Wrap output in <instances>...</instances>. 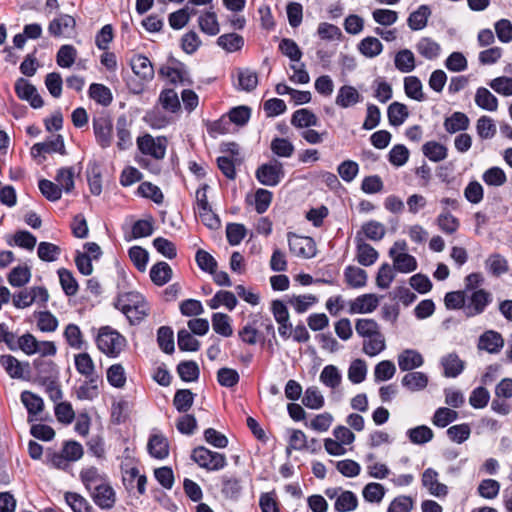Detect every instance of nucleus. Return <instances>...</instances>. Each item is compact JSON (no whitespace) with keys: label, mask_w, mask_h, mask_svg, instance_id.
Wrapping results in <instances>:
<instances>
[{"label":"nucleus","mask_w":512,"mask_h":512,"mask_svg":"<svg viewBox=\"0 0 512 512\" xmlns=\"http://www.w3.org/2000/svg\"><path fill=\"white\" fill-rule=\"evenodd\" d=\"M195 394L190 389H179L175 392L173 405L180 413H186L194 403Z\"/></svg>","instance_id":"ea45409f"},{"label":"nucleus","mask_w":512,"mask_h":512,"mask_svg":"<svg viewBox=\"0 0 512 512\" xmlns=\"http://www.w3.org/2000/svg\"><path fill=\"white\" fill-rule=\"evenodd\" d=\"M199 27L202 32L214 36L219 33V24L214 12H205L198 19Z\"/></svg>","instance_id":"338daca9"},{"label":"nucleus","mask_w":512,"mask_h":512,"mask_svg":"<svg viewBox=\"0 0 512 512\" xmlns=\"http://www.w3.org/2000/svg\"><path fill=\"white\" fill-rule=\"evenodd\" d=\"M33 366L37 372V382L40 385L59 379V370L52 360L36 358Z\"/></svg>","instance_id":"9d476101"},{"label":"nucleus","mask_w":512,"mask_h":512,"mask_svg":"<svg viewBox=\"0 0 512 512\" xmlns=\"http://www.w3.org/2000/svg\"><path fill=\"white\" fill-rule=\"evenodd\" d=\"M360 232L369 240L380 241L385 236L386 228L382 223L370 220L362 225Z\"/></svg>","instance_id":"4d7b16f0"},{"label":"nucleus","mask_w":512,"mask_h":512,"mask_svg":"<svg viewBox=\"0 0 512 512\" xmlns=\"http://www.w3.org/2000/svg\"><path fill=\"white\" fill-rule=\"evenodd\" d=\"M342 376L334 365H327L320 374V381L327 387L335 389L341 383Z\"/></svg>","instance_id":"69168bd1"},{"label":"nucleus","mask_w":512,"mask_h":512,"mask_svg":"<svg viewBox=\"0 0 512 512\" xmlns=\"http://www.w3.org/2000/svg\"><path fill=\"white\" fill-rule=\"evenodd\" d=\"M88 93L91 99L105 107L109 106L113 101L111 90L103 84L92 83Z\"/></svg>","instance_id":"c9c22d12"},{"label":"nucleus","mask_w":512,"mask_h":512,"mask_svg":"<svg viewBox=\"0 0 512 512\" xmlns=\"http://www.w3.org/2000/svg\"><path fill=\"white\" fill-rule=\"evenodd\" d=\"M242 480L235 475L221 476V494L225 499L237 501L242 494Z\"/></svg>","instance_id":"ddd939ff"},{"label":"nucleus","mask_w":512,"mask_h":512,"mask_svg":"<svg viewBox=\"0 0 512 512\" xmlns=\"http://www.w3.org/2000/svg\"><path fill=\"white\" fill-rule=\"evenodd\" d=\"M492 301L491 294L484 289H478L467 297L465 315L473 317L484 312L487 305Z\"/></svg>","instance_id":"1a4fd4ad"},{"label":"nucleus","mask_w":512,"mask_h":512,"mask_svg":"<svg viewBox=\"0 0 512 512\" xmlns=\"http://www.w3.org/2000/svg\"><path fill=\"white\" fill-rule=\"evenodd\" d=\"M217 44L228 52H235L243 47L244 39L237 33L223 34L218 37Z\"/></svg>","instance_id":"052dcab7"},{"label":"nucleus","mask_w":512,"mask_h":512,"mask_svg":"<svg viewBox=\"0 0 512 512\" xmlns=\"http://www.w3.org/2000/svg\"><path fill=\"white\" fill-rule=\"evenodd\" d=\"M485 264L487 271L496 277L508 271L507 260L497 253L490 255Z\"/></svg>","instance_id":"680f3d73"},{"label":"nucleus","mask_w":512,"mask_h":512,"mask_svg":"<svg viewBox=\"0 0 512 512\" xmlns=\"http://www.w3.org/2000/svg\"><path fill=\"white\" fill-rule=\"evenodd\" d=\"M423 363V356L413 349H406L398 355V366L401 371H411L421 367Z\"/></svg>","instance_id":"5701e85b"},{"label":"nucleus","mask_w":512,"mask_h":512,"mask_svg":"<svg viewBox=\"0 0 512 512\" xmlns=\"http://www.w3.org/2000/svg\"><path fill=\"white\" fill-rule=\"evenodd\" d=\"M395 67L402 73H409L415 69V57L412 51L403 49L395 55Z\"/></svg>","instance_id":"603ef678"},{"label":"nucleus","mask_w":512,"mask_h":512,"mask_svg":"<svg viewBox=\"0 0 512 512\" xmlns=\"http://www.w3.org/2000/svg\"><path fill=\"white\" fill-rule=\"evenodd\" d=\"M387 116L389 124L397 127L402 125L408 118L409 111L405 104L395 101L389 105Z\"/></svg>","instance_id":"72a5a7b5"},{"label":"nucleus","mask_w":512,"mask_h":512,"mask_svg":"<svg viewBox=\"0 0 512 512\" xmlns=\"http://www.w3.org/2000/svg\"><path fill=\"white\" fill-rule=\"evenodd\" d=\"M406 434H407L409 440L413 444H417V445L426 444V443L430 442L434 437L433 431L431 430V428H429L426 425H420V426L411 428L407 431Z\"/></svg>","instance_id":"8fccbe9b"},{"label":"nucleus","mask_w":512,"mask_h":512,"mask_svg":"<svg viewBox=\"0 0 512 512\" xmlns=\"http://www.w3.org/2000/svg\"><path fill=\"white\" fill-rule=\"evenodd\" d=\"M287 236L291 253L308 259L315 256L316 246L311 237L298 236L293 232H289Z\"/></svg>","instance_id":"0eeeda50"},{"label":"nucleus","mask_w":512,"mask_h":512,"mask_svg":"<svg viewBox=\"0 0 512 512\" xmlns=\"http://www.w3.org/2000/svg\"><path fill=\"white\" fill-rule=\"evenodd\" d=\"M394 270L401 273H410L417 269V260L408 253H400L391 257Z\"/></svg>","instance_id":"49530a36"},{"label":"nucleus","mask_w":512,"mask_h":512,"mask_svg":"<svg viewBox=\"0 0 512 512\" xmlns=\"http://www.w3.org/2000/svg\"><path fill=\"white\" fill-rule=\"evenodd\" d=\"M237 303V298L231 291L220 290L208 301V306L211 309H217L220 305H224L229 311H232Z\"/></svg>","instance_id":"e433bc0d"},{"label":"nucleus","mask_w":512,"mask_h":512,"mask_svg":"<svg viewBox=\"0 0 512 512\" xmlns=\"http://www.w3.org/2000/svg\"><path fill=\"white\" fill-rule=\"evenodd\" d=\"M416 48L420 55L429 60L437 58L441 50L440 45L428 37L422 38Z\"/></svg>","instance_id":"bf43d9fd"},{"label":"nucleus","mask_w":512,"mask_h":512,"mask_svg":"<svg viewBox=\"0 0 512 512\" xmlns=\"http://www.w3.org/2000/svg\"><path fill=\"white\" fill-rule=\"evenodd\" d=\"M117 147L119 150H126L132 145L131 134L128 129V120L125 115H120L116 121Z\"/></svg>","instance_id":"2f4dec72"},{"label":"nucleus","mask_w":512,"mask_h":512,"mask_svg":"<svg viewBox=\"0 0 512 512\" xmlns=\"http://www.w3.org/2000/svg\"><path fill=\"white\" fill-rule=\"evenodd\" d=\"M379 305V298L377 295L367 293L358 296L349 304L350 314H365L373 312Z\"/></svg>","instance_id":"9b49d317"},{"label":"nucleus","mask_w":512,"mask_h":512,"mask_svg":"<svg viewBox=\"0 0 512 512\" xmlns=\"http://www.w3.org/2000/svg\"><path fill=\"white\" fill-rule=\"evenodd\" d=\"M358 506V498L352 491H342L336 498L334 509L337 512H351Z\"/></svg>","instance_id":"4c0bfd02"},{"label":"nucleus","mask_w":512,"mask_h":512,"mask_svg":"<svg viewBox=\"0 0 512 512\" xmlns=\"http://www.w3.org/2000/svg\"><path fill=\"white\" fill-rule=\"evenodd\" d=\"M149 275L155 285L164 286L171 280L173 271L168 263L159 261L151 267Z\"/></svg>","instance_id":"393cba45"},{"label":"nucleus","mask_w":512,"mask_h":512,"mask_svg":"<svg viewBox=\"0 0 512 512\" xmlns=\"http://www.w3.org/2000/svg\"><path fill=\"white\" fill-rule=\"evenodd\" d=\"M93 131L98 145L105 149L113 140V122L110 116L102 115L93 118Z\"/></svg>","instance_id":"423d86ee"},{"label":"nucleus","mask_w":512,"mask_h":512,"mask_svg":"<svg viewBox=\"0 0 512 512\" xmlns=\"http://www.w3.org/2000/svg\"><path fill=\"white\" fill-rule=\"evenodd\" d=\"M15 93L19 99L29 102L30 106L34 109L41 108L44 105V101L37 93L36 87L24 78L16 80Z\"/></svg>","instance_id":"6e6552de"},{"label":"nucleus","mask_w":512,"mask_h":512,"mask_svg":"<svg viewBox=\"0 0 512 512\" xmlns=\"http://www.w3.org/2000/svg\"><path fill=\"white\" fill-rule=\"evenodd\" d=\"M422 152L430 161L440 162L447 158L448 149L439 142L428 141L422 146Z\"/></svg>","instance_id":"f704fd0d"},{"label":"nucleus","mask_w":512,"mask_h":512,"mask_svg":"<svg viewBox=\"0 0 512 512\" xmlns=\"http://www.w3.org/2000/svg\"><path fill=\"white\" fill-rule=\"evenodd\" d=\"M77 57V50L73 45H62L56 55V62L62 68L71 67Z\"/></svg>","instance_id":"e2e57ef3"},{"label":"nucleus","mask_w":512,"mask_h":512,"mask_svg":"<svg viewBox=\"0 0 512 512\" xmlns=\"http://www.w3.org/2000/svg\"><path fill=\"white\" fill-rule=\"evenodd\" d=\"M31 278V271L28 266L14 267L8 274V282L13 287L25 286Z\"/></svg>","instance_id":"5fc2aeb1"},{"label":"nucleus","mask_w":512,"mask_h":512,"mask_svg":"<svg viewBox=\"0 0 512 512\" xmlns=\"http://www.w3.org/2000/svg\"><path fill=\"white\" fill-rule=\"evenodd\" d=\"M367 272L359 267L349 265L344 270V279L351 288H361L367 283Z\"/></svg>","instance_id":"c85d7f7f"},{"label":"nucleus","mask_w":512,"mask_h":512,"mask_svg":"<svg viewBox=\"0 0 512 512\" xmlns=\"http://www.w3.org/2000/svg\"><path fill=\"white\" fill-rule=\"evenodd\" d=\"M96 344L98 349L108 357L115 358L125 346L126 339L110 326H104L99 329Z\"/></svg>","instance_id":"f03ea898"},{"label":"nucleus","mask_w":512,"mask_h":512,"mask_svg":"<svg viewBox=\"0 0 512 512\" xmlns=\"http://www.w3.org/2000/svg\"><path fill=\"white\" fill-rule=\"evenodd\" d=\"M147 450L155 459H165L169 455V442L163 434H152L147 443Z\"/></svg>","instance_id":"dca6fc26"},{"label":"nucleus","mask_w":512,"mask_h":512,"mask_svg":"<svg viewBox=\"0 0 512 512\" xmlns=\"http://www.w3.org/2000/svg\"><path fill=\"white\" fill-rule=\"evenodd\" d=\"M272 153L281 158H289L294 154L295 147L287 138L275 137L270 144Z\"/></svg>","instance_id":"a18cd8bd"},{"label":"nucleus","mask_w":512,"mask_h":512,"mask_svg":"<svg viewBox=\"0 0 512 512\" xmlns=\"http://www.w3.org/2000/svg\"><path fill=\"white\" fill-rule=\"evenodd\" d=\"M76 26L74 17L68 14H61L54 18L48 25V32L53 37H60L66 30H73Z\"/></svg>","instance_id":"b1692460"},{"label":"nucleus","mask_w":512,"mask_h":512,"mask_svg":"<svg viewBox=\"0 0 512 512\" xmlns=\"http://www.w3.org/2000/svg\"><path fill=\"white\" fill-rule=\"evenodd\" d=\"M75 368L78 373L89 379V383L95 382L93 378L95 365L88 353L84 352L75 356Z\"/></svg>","instance_id":"473e14b6"},{"label":"nucleus","mask_w":512,"mask_h":512,"mask_svg":"<svg viewBox=\"0 0 512 512\" xmlns=\"http://www.w3.org/2000/svg\"><path fill=\"white\" fill-rule=\"evenodd\" d=\"M177 373L182 381H197L200 375L198 364L193 360L182 361L177 365Z\"/></svg>","instance_id":"37998d69"},{"label":"nucleus","mask_w":512,"mask_h":512,"mask_svg":"<svg viewBox=\"0 0 512 512\" xmlns=\"http://www.w3.org/2000/svg\"><path fill=\"white\" fill-rule=\"evenodd\" d=\"M60 285L66 296H75L79 285L72 272L66 268H60L57 271Z\"/></svg>","instance_id":"a19ab883"},{"label":"nucleus","mask_w":512,"mask_h":512,"mask_svg":"<svg viewBox=\"0 0 512 512\" xmlns=\"http://www.w3.org/2000/svg\"><path fill=\"white\" fill-rule=\"evenodd\" d=\"M138 149L145 155L160 160L165 157L167 139L166 137L153 138L150 134L137 138Z\"/></svg>","instance_id":"39448f33"},{"label":"nucleus","mask_w":512,"mask_h":512,"mask_svg":"<svg viewBox=\"0 0 512 512\" xmlns=\"http://www.w3.org/2000/svg\"><path fill=\"white\" fill-rule=\"evenodd\" d=\"M177 343L181 351L196 352L200 349V342L186 329L178 331Z\"/></svg>","instance_id":"774afa93"},{"label":"nucleus","mask_w":512,"mask_h":512,"mask_svg":"<svg viewBox=\"0 0 512 512\" xmlns=\"http://www.w3.org/2000/svg\"><path fill=\"white\" fill-rule=\"evenodd\" d=\"M0 363L11 378H23L22 363L16 357L9 354L2 355L0 357Z\"/></svg>","instance_id":"0e129e2a"},{"label":"nucleus","mask_w":512,"mask_h":512,"mask_svg":"<svg viewBox=\"0 0 512 512\" xmlns=\"http://www.w3.org/2000/svg\"><path fill=\"white\" fill-rule=\"evenodd\" d=\"M475 103L480 108L488 111H496L498 108V99L485 87L477 89Z\"/></svg>","instance_id":"c03bdc74"},{"label":"nucleus","mask_w":512,"mask_h":512,"mask_svg":"<svg viewBox=\"0 0 512 512\" xmlns=\"http://www.w3.org/2000/svg\"><path fill=\"white\" fill-rule=\"evenodd\" d=\"M130 66L139 78L150 81L154 77V68L151 61L142 54L134 55L130 60Z\"/></svg>","instance_id":"a211bd4d"},{"label":"nucleus","mask_w":512,"mask_h":512,"mask_svg":"<svg viewBox=\"0 0 512 512\" xmlns=\"http://www.w3.org/2000/svg\"><path fill=\"white\" fill-rule=\"evenodd\" d=\"M440 363L443 367V375L447 378L459 376L465 368V362L455 352L443 356Z\"/></svg>","instance_id":"4be33fe9"},{"label":"nucleus","mask_w":512,"mask_h":512,"mask_svg":"<svg viewBox=\"0 0 512 512\" xmlns=\"http://www.w3.org/2000/svg\"><path fill=\"white\" fill-rule=\"evenodd\" d=\"M504 345V339L499 332L494 330L485 331L478 341V348L491 354L498 353Z\"/></svg>","instance_id":"f3484780"},{"label":"nucleus","mask_w":512,"mask_h":512,"mask_svg":"<svg viewBox=\"0 0 512 512\" xmlns=\"http://www.w3.org/2000/svg\"><path fill=\"white\" fill-rule=\"evenodd\" d=\"M363 97L354 86L343 85L339 88L335 104L343 109L362 102Z\"/></svg>","instance_id":"6ab92c4d"},{"label":"nucleus","mask_w":512,"mask_h":512,"mask_svg":"<svg viewBox=\"0 0 512 512\" xmlns=\"http://www.w3.org/2000/svg\"><path fill=\"white\" fill-rule=\"evenodd\" d=\"M469 124L470 120L463 112H454L451 116L445 118L443 123L445 130L450 134L467 130Z\"/></svg>","instance_id":"cd10ccee"},{"label":"nucleus","mask_w":512,"mask_h":512,"mask_svg":"<svg viewBox=\"0 0 512 512\" xmlns=\"http://www.w3.org/2000/svg\"><path fill=\"white\" fill-rule=\"evenodd\" d=\"M212 327L213 330L223 336V337H230L233 334V329L230 324V317L227 314L224 313H213L212 314Z\"/></svg>","instance_id":"09e8293b"},{"label":"nucleus","mask_w":512,"mask_h":512,"mask_svg":"<svg viewBox=\"0 0 512 512\" xmlns=\"http://www.w3.org/2000/svg\"><path fill=\"white\" fill-rule=\"evenodd\" d=\"M20 398L27 409L28 422L31 423L35 420L34 417L44 410V401L39 395L28 390L23 391Z\"/></svg>","instance_id":"aec40b11"},{"label":"nucleus","mask_w":512,"mask_h":512,"mask_svg":"<svg viewBox=\"0 0 512 512\" xmlns=\"http://www.w3.org/2000/svg\"><path fill=\"white\" fill-rule=\"evenodd\" d=\"M404 90L406 95L417 101H424L425 95L422 92V83L416 76H407L404 78Z\"/></svg>","instance_id":"6e6d98bb"},{"label":"nucleus","mask_w":512,"mask_h":512,"mask_svg":"<svg viewBox=\"0 0 512 512\" xmlns=\"http://www.w3.org/2000/svg\"><path fill=\"white\" fill-rule=\"evenodd\" d=\"M355 330L357 334L364 338H372L373 336H380V326L370 318L357 319L355 323Z\"/></svg>","instance_id":"79ce46f5"},{"label":"nucleus","mask_w":512,"mask_h":512,"mask_svg":"<svg viewBox=\"0 0 512 512\" xmlns=\"http://www.w3.org/2000/svg\"><path fill=\"white\" fill-rule=\"evenodd\" d=\"M359 52L367 58L378 56L383 50V44L376 37L368 36L358 44Z\"/></svg>","instance_id":"58836bf2"},{"label":"nucleus","mask_w":512,"mask_h":512,"mask_svg":"<svg viewBox=\"0 0 512 512\" xmlns=\"http://www.w3.org/2000/svg\"><path fill=\"white\" fill-rule=\"evenodd\" d=\"M158 101L164 110L169 111L171 113H176L181 108L178 94L174 89L162 90L159 95Z\"/></svg>","instance_id":"3c124183"},{"label":"nucleus","mask_w":512,"mask_h":512,"mask_svg":"<svg viewBox=\"0 0 512 512\" xmlns=\"http://www.w3.org/2000/svg\"><path fill=\"white\" fill-rule=\"evenodd\" d=\"M94 503L101 509H111L116 501L114 489L109 484H99L91 493Z\"/></svg>","instance_id":"f8f14e48"},{"label":"nucleus","mask_w":512,"mask_h":512,"mask_svg":"<svg viewBox=\"0 0 512 512\" xmlns=\"http://www.w3.org/2000/svg\"><path fill=\"white\" fill-rule=\"evenodd\" d=\"M317 116L309 109L302 108L296 110L291 118V124L296 128H308L318 125Z\"/></svg>","instance_id":"7c9ffc66"},{"label":"nucleus","mask_w":512,"mask_h":512,"mask_svg":"<svg viewBox=\"0 0 512 512\" xmlns=\"http://www.w3.org/2000/svg\"><path fill=\"white\" fill-rule=\"evenodd\" d=\"M421 481L433 496L445 497L448 494V487L438 481V472L433 468H427L423 472Z\"/></svg>","instance_id":"4468645a"},{"label":"nucleus","mask_w":512,"mask_h":512,"mask_svg":"<svg viewBox=\"0 0 512 512\" xmlns=\"http://www.w3.org/2000/svg\"><path fill=\"white\" fill-rule=\"evenodd\" d=\"M64 498L73 512H92L93 510L89 502L76 492H66Z\"/></svg>","instance_id":"13d9d810"},{"label":"nucleus","mask_w":512,"mask_h":512,"mask_svg":"<svg viewBox=\"0 0 512 512\" xmlns=\"http://www.w3.org/2000/svg\"><path fill=\"white\" fill-rule=\"evenodd\" d=\"M440 230L446 234H454L460 226L459 220L454 217L447 209H444L436 219Z\"/></svg>","instance_id":"864d4df0"},{"label":"nucleus","mask_w":512,"mask_h":512,"mask_svg":"<svg viewBox=\"0 0 512 512\" xmlns=\"http://www.w3.org/2000/svg\"><path fill=\"white\" fill-rule=\"evenodd\" d=\"M84 454L83 446L75 440H66L63 442L60 452L48 449L46 452L47 463L53 468L66 471L69 468V462H75L82 458Z\"/></svg>","instance_id":"f257e3e1"},{"label":"nucleus","mask_w":512,"mask_h":512,"mask_svg":"<svg viewBox=\"0 0 512 512\" xmlns=\"http://www.w3.org/2000/svg\"><path fill=\"white\" fill-rule=\"evenodd\" d=\"M157 343L166 354H172L175 350L173 330L169 326H161L157 331Z\"/></svg>","instance_id":"de8ad7c7"},{"label":"nucleus","mask_w":512,"mask_h":512,"mask_svg":"<svg viewBox=\"0 0 512 512\" xmlns=\"http://www.w3.org/2000/svg\"><path fill=\"white\" fill-rule=\"evenodd\" d=\"M144 300L145 298L139 292L131 291L120 294L117 297L114 306L126 315V317H131L133 307L139 303L141 304Z\"/></svg>","instance_id":"412c9836"},{"label":"nucleus","mask_w":512,"mask_h":512,"mask_svg":"<svg viewBox=\"0 0 512 512\" xmlns=\"http://www.w3.org/2000/svg\"><path fill=\"white\" fill-rule=\"evenodd\" d=\"M401 383L409 391H420L427 387L428 376L423 372H408L402 378Z\"/></svg>","instance_id":"c756f323"},{"label":"nucleus","mask_w":512,"mask_h":512,"mask_svg":"<svg viewBox=\"0 0 512 512\" xmlns=\"http://www.w3.org/2000/svg\"><path fill=\"white\" fill-rule=\"evenodd\" d=\"M237 78L238 85L236 86V89L238 90L252 92L258 85L257 73L250 70L249 68H238Z\"/></svg>","instance_id":"bb28decb"},{"label":"nucleus","mask_w":512,"mask_h":512,"mask_svg":"<svg viewBox=\"0 0 512 512\" xmlns=\"http://www.w3.org/2000/svg\"><path fill=\"white\" fill-rule=\"evenodd\" d=\"M357 261L363 266H371L378 259V252L368 243H365L361 237V232H358L355 237Z\"/></svg>","instance_id":"2eb2a0df"},{"label":"nucleus","mask_w":512,"mask_h":512,"mask_svg":"<svg viewBox=\"0 0 512 512\" xmlns=\"http://www.w3.org/2000/svg\"><path fill=\"white\" fill-rule=\"evenodd\" d=\"M191 459L207 471H219L227 465L224 454L211 451L204 446L195 447L191 452Z\"/></svg>","instance_id":"7ed1b4c3"},{"label":"nucleus","mask_w":512,"mask_h":512,"mask_svg":"<svg viewBox=\"0 0 512 512\" xmlns=\"http://www.w3.org/2000/svg\"><path fill=\"white\" fill-rule=\"evenodd\" d=\"M285 171L283 163L273 159L268 163L260 165L255 171L256 179L265 186H277L284 178Z\"/></svg>","instance_id":"20e7f679"},{"label":"nucleus","mask_w":512,"mask_h":512,"mask_svg":"<svg viewBox=\"0 0 512 512\" xmlns=\"http://www.w3.org/2000/svg\"><path fill=\"white\" fill-rule=\"evenodd\" d=\"M431 15V9L428 5H420L418 9L412 12L408 19L407 24L411 30H422L427 26L428 18Z\"/></svg>","instance_id":"a878e982"}]
</instances>
